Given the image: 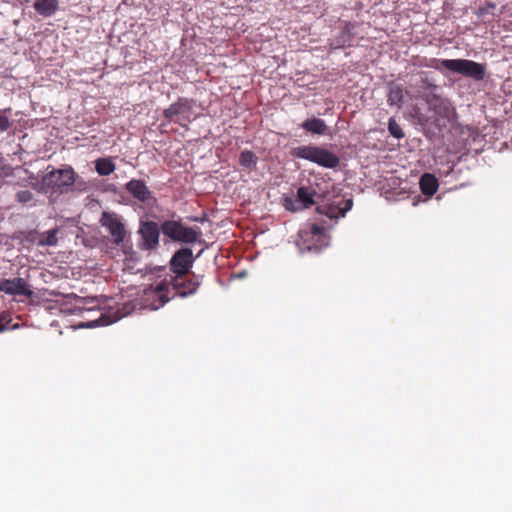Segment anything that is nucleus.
Instances as JSON below:
<instances>
[{
    "label": "nucleus",
    "mask_w": 512,
    "mask_h": 512,
    "mask_svg": "<svg viewBox=\"0 0 512 512\" xmlns=\"http://www.w3.org/2000/svg\"><path fill=\"white\" fill-rule=\"evenodd\" d=\"M420 189L424 195L433 196L439 187L437 178L430 173H424L419 181Z\"/></svg>",
    "instance_id": "obj_19"
},
{
    "label": "nucleus",
    "mask_w": 512,
    "mask_h": 512,
    "mask_svg": "<svg viewBox=\"0 0 512 512\" xmlns=\"http://www.w3.org/2000/svg\"><path fill=\"white\" fill-rule=\"evenodd\" d=\"M119 319L120 317L114 318L112 320H106V316L102 315L98 320L90 322L87 326L92 328L98 325H109L116 322Z\"/></svg>",
    "instance_id": "obj_27"
},
{
    "label": "nucleus",
    "mask_w": 512,
    "mask_h": 512,
    "mask_svg": "<svg viewBox=\"0 0 512 512\" xmlns=\"http://www.w3.org/2000/svg\"><path fill=\"white\" fill-rule=\"evenodd\" d=\"M354 34V25L351 23H346L339 31L337 36H334L330 40V45L339 49L350 43L352 36Z\"/></svg>",
    "instance_id": "obj_15"
},
{
    "label": "nucleus",
    "mask_w": 512,
    "mask_h": 512,
    "mask_svg": "<svg viewBox=\"0 0 512 512\" xmlns=\"http://www.w3.org/2000/svg\"><path fill=\"white\" fill-rule=\"evenodd\" d=\"M156 289H157V285L156 286H150V287H148L147 289L144 290V295H143V299H142V306H143V308L149 309V310H158L159 309V308H154L153 307L154 304H158L159 303L158 297L157 296L149 295V292L151 290H156Z\"/></svg>",
    "instance_id": "obj_23"
},
{
    "label": "nucleus",
    "mask_w": 512,
    "mask_h": 512,
    "mask_svg": "<svg viewBox=\"0 0 512 512\" xmlns=\"http://www.w3.org/2000/svg\"><path fill=\"white\" fill-rule=\"evenodd\" d=\"M16 199L20 203H28L33 199V193L30 190H21L16 194Z\"/></svg>",
    "instance_id": "obj_26"
},
{
    "label": "nucleus",
    "mask_w": 512,
    "mask_h": 512,
    "mask_svg": "<svg viewBox=\"0 0 512 512\" xmlns=\"http://www.w3.org/2000/svg\"><path fill=\"white\" fill-rule=\"evenodd\" d=\"M202 276L192 274L166 275L165 278L157 283V289L151 290L149 295L157 296L159 303L154 304V308H161L175 297L186 298L195 294L201 285Z\"/></svg>",
    "instance_id": "obj_1"
},
{
    "label": "nucleus",
    "mask_w": 512,
    "mask_h": 512,
    "mask_svg": "<svg viewBox=\"0 0 512 512\" xmlns=\"http://www.w3.org/2000/svg\"><path fill=\"white\" fill-rule=\"evenodd\" d=\"M8 324L9 320H7V317L5 315L0 314V333L8 329Z\"/></svg>",
    "instance_id": "obj_28"
},
{
    "label": "nucleus",
    "mask_w": 512,
    "mask_h": 512,
    "mask_svg": "<svg viewBox=\"0 0 512 512\" xmlns=\"http://www.w3.org/2000/svg\"><path fill=\"white\" fill-rule=\"evenodd\" d=\"M100 222L101 225L109 232L111 241L114 244L119 245L124 241L126 229L121 218L117 214L103 212Z\"/></svg>",
    "instance_id": "obj_8"
},
{
    "label": "nucleus",
    "mask_w": 512,
    "mask_h": 512,
    "mask_svg": "<svg viewBox=\"0 0 512 512\" xmlns=\"http://www.w3.org/2000/svg\"><path fill=\"white\" fill-rule=\"evenodd\" d=\"M403 88L401 85L396 84L394 82H390L388 84V94H387V103L389 106H394L398 109L402 107L403 104Z\"/></svg>",
    "instance_id": "obj_18"
},
{
    "label": "nucleus",
    "mask_w": 512,
    "mask_h": 512,
    "mask_svg": "<svg viewBox=\"0 0 512 512\" xmlns=\"http://www.w3.org/2000/svg\"><path fill=\"white\" fill-rule=\"evenodd\" d=\"M300 127L305 131L316 135H325L328 130V126L325 121L316 117L306 119L300 124Z\"/></svg>",
    "instance_id": "obj_17"
},
{
    "label": "nucleus",
    "mask_w": 512,
    "mask_h": 512,
    "mask_svg": "<svg viewBox=\"0 0 512 512\" xmlns=\"http://www.w3.org/2000/svg\"><path fill=\"white\" fill-rule=\"evenodd\" d=\"M424 66L435 69L443 75H445V70H448L469 77L475 81H482L486 75V69L483 64L468 59L431 58Z\"/></svg>",
    "instance_id": "obj_2"
},
{
    "label": "nucleus",
    "mask_w": 512,
    "mask_h": 512,
    "mask_svg": "<svg viewBox=\"0 0 512 512\" xmlns=\"http://www.w3.org/2000/svg\"><path fill=\"white\" fill-rule=\"evenodd\" d=\"M244 276H245V272H241V273L237 274V277H239V278H242Z\"/></svg>",
    "instance_id": "obj_29"
},
{
    "label": "nucleus",
    "mask_w": 512,
    "mask_h": 512,
    "mask_svg": "<svg viewBox=\"0 0 512 512\" xmlns=\"http://www.w3.org/2000/svg\"><path fill=\"white\" fill-rule=\"evenodd\" d=\"M388 130L389 133L396 139H401L404 137V133L394 117H391L388 120Z\"/></svg>",
    "instance_id": "obj_24"
},
{
    "label": "nucleus",
    "mask_w": 512,
    "mask_h": 512,
    "mask_svg": "<svg viewBox=\"0 0 512 512\" xmlns=\"http://www.w3.org/2000/svg\"><path fill=\"white\" fill-rule=\"evenodd\" d=\"M195 105V101L185 97H180L168 108L163 111V117L169 121H174L180 126L185 127L186 122L191 121V110Z\"/></svg>",
    "instance_id": "obj_6"
},
{
    "label": "nucleus",
    "mask_w": 512,
    "mask_h": 512,
    "mask_svg": "<svg viewBox=\"0 0 512 512\" xmlns=\"http://www.w3.org/2000/svg\"><path fill=\"white\" fill-rule=\"evenodd\" d=\"M0 291L9 296L32 297L34 292L24 278L15 277L0 281Z\"/></svg>",
    "instance_id": "obj_10"
},
{
    "label": "nucleus",
    "mask_w": 512,
    "mask_h": 512,
    "mask_svg": "<svg viewBox=\"0 0 512 512\" xmlns=\"http://www.w3.org/2000/svg\"><path fill=\"white\" fill-rule=\"evenodd\" d=\"M161 232L175 242L194 243L199 232L190 227H185L178 221L167 220L161 224Z\"/></svg>",
    "instance_id": "obj_5"
},
{
    "label": "nucleus",
    "mask_w": 512,
    "mask_h": 512,
    "mask_svg": "<svg viewBox=\"0 0 512 512\" xmlns=\"http://www.w3.org/2000/svg\"><path fill=\"white\" fill-rule=\"evenodd\" d=\"M293 154L299 159H304L324 168L333 169L339 165V157L325 148L305 145L294 149Z\"/></svg>",
    "instance_id": "obj_4"
},
{
    "label": "nucleus",
    "mask_w": 512,
    "mask_h": 512,
    "mask_svg": "<svg viewBox=\"0 0 512 512\" xmlns=\"http://www.w3.org/2000/svg\"><path fill=\"white\" fill-rule=\"evenodd\" d=\"M488 8H495V4H493V3H488Z\"/></svg>",
    "instance_id": "obj_30"
},
{
    "label": "nucleus",
    "mask_w": 512,
    "mask_h": 512,
    "mask_svg": "<svg viewBox=\"0 0 512 512\" xmlns=\"http://www.w3.org/2000/svg\"><path fill=\"white\" fill-rule=\"evenodd\" d=\"M126 190L138 201L149 203L154 200L152 192L148 189L145 182L138 179H132L125 185Z\"/></svg>",
    "instance_id": "obj_13"
},
{
    "label": "nucleus",
    "mask_w": 512,
    "mask_h": 512,
    "mask_svg": "<svg viewBox=\"0 0 512 512\" xmlns=\"http://www.w3.org/2000/svg\"><path fill=\"white\" fill-rule=\"evenodd\" d=\"M160 230L158 224L153 221H141L138 233L140 235L139 247L144 251H151L158 247Z\"/></svg>",
    "instance_id": "obj_7"
},
{
    "label": "nucleus",
    "mask_w": 512,
    "mask_h": 512,
    "mask_svg": "<svg viewBox=\"0 0 512 512\" xmlns=\"http://www.w3.org/2000/svg\"><path fill=\"white\" fill-rule=\"evenodd\" d=\"M194 257L190 248H181L174 253L170 260L171 275L187 274L193 266Z\"/></svg>",
    "instance_id": "obj_12"
},
{
    "label": "nucleus",
    "mask_w": 512,
    "mask_h": 512,
    "mask_svg": "<svg viewBox=\"0 0 512 512\" xmlns=\"http://www.w3.org/2000/svg\"><path fill=\"white\" fill-rule=\"evenodd\" d=\"M95 170L100 176H108L115 170L111 158H99L95 161Z\"/></svg>",
    "instance_id": "obj_20"
},
{
    "label": "nucleus",
    "mask_w": 512,
    "mask_h": 512,
    "mask_svg": "<svg viewBox=\"0 0 512 512\" xmlns=\"http://www.w3.org/2000/svg\"><path fill=\"white\" fill-rule=\"evenodd\" d=\"M329 245V238L325 234V229L318 224H310L299 231V241L297 246L301 253L315 252L320 253Z\"/></svg>",
    "instance_id": "obj_3"
},
{
    "label": "nucleus",
    "mask_w": 512,
    "mask_h": 512,
    "mask_svg": "<svg viewBox=\"0 0 512 512\" xmlns=\"http://www.w3.org/2000/svg\"><path fill=\"white\" fill-rule=\"evenodd\" d=\"M58 229H51L41 234L38 246H55L58 243Z\"/></svg>",
    "instance_id": "obj_22"
},
{
    "label": "nucleus",
    "mask_w": 512,
    "mask_h": 512,
    "mask_svg": "<svg viewBox=\"0 0 512 512\" xmlns=\"http://www.w3.org/2000/svg\"><path fill=\"white\" fill-rule=\"evenodd\" d=\"M315 191L311 187L301 186L297 189L296 200L291 197L284 198V207L291 212H297L308 208L315 203Z\"/></svg>",
    "instance_id": "obj_9"
},
{
    "label": "nucleus",
    "mask_w": 512,
    "mask_h": 512,
    "mask_svg": "<svg viewBox=\"0 0 512 512\" xmlns=\"http://www.w3.org/2000/svg\"><path fill=\"white\" fill-rule=\"evenodd\" d=\"M33 7L40 16L48 18L56 13L59 2L58 0H35Z\"/></svg>",
    "instance_id": "obj_16"
},
{
    "label": "nucleus",
    "mask_w": 512,
    "mask_h": 512,
    "mask_svg": "<svg viewBox=\"0 0 512 512\" xmlns=\"http://www.w3.org/2000/svg\"><path fill=\"white\" fill-rule=\"evenodd\" d=\"M10 111V109H5L0 112V132H5L10 128V121L5 113Z\"/></svg>",
    "instance_id": "obj_25"
},
{
    "label": "nucleus",
    "mask_w": 512,
    "mask_h": 512,
    "mask_svg": "<svg viewBox=\"0 0 512 512\" xmlns=\"http://www.w3.org/2000/svg\"><path fill=\"white\" fill-rule=\"evenodd\" d=\"M43 182L48 187L58 189L72 186L75 182L74 171L72 168L53 169L45 174Z\"/></svg>",
    "instance_id": "obj_11"
},
{
    "label": "nucleus",
    "mask_w": 512,
    "mask_h": 512,
    "mask_svg": "<svg viewBox=\"0 0 512 512\" xmlns=\"http://www.w3.org/2000/svg\"><path fill=\"white\" fill-rule=\"evenodd\" d=\"M239 163L242 167L253 170L258 163V157L250 150H243L239 156Z\"/></svg>",
    "instance_id": "obj_21"
},
{
    "label": "nucleus",
    "mask_w": 512,
    "mask_h": 512,
    "mask_svg": "<svg viewBox=\"0 0 512 512\" xmlns=\"http://www.w3.org/2000/svg\"><path fill=\"white\" fill-rule=\"evenodd\" d=\"M352 206L353 200L346 199L341 201L338 205L318 206L317 211L330 219H338L344 217L346 213L352 209Z\"/></svg>",
    "instance_id": "obj_14"
}]
</instances>
